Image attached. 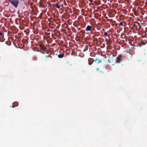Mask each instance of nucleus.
<instances>
[{
    "label": "nucleus",
    "mask_w": 147,
    "mask_h": 147,
    "mask_svg": "<svg viewBox=\"0 0 147 147\" xmlns=\"http://www.w3.org/2000/svg\"><path fill=\"white\" fill-rule=\"evenodd\" d=\"M19 0H8V1L15 7L17 8L19 3Z\"/></svg>",
    "instance_id": "1"
},
{
    "label": "nucleus",
    "mask_w": 147,
    "mask_h": 147,
    "mask_svg": "<svg viewBox=\"0 0 147 147\" xmlns=\"http://www.w3.org/2000/svg\"><path fill=\"white\" fill-rule=\"evenodd\" d=\"M122 55H118L115 59V63H120L122 61L123 59H121Z\"/></svg>",
    "instance_id": "2"
},
{
    "label": "nucleus",
    "mask_w": 147,
    "mask_h": 147,
    "mask_svg": "<svg viewBox=\"0 0 147 147\" xmlns=\"http://www.w3.org/2000/svg\"><path fill=\"white\" fill-rule=\"evenodd\" d=\"M39 48L41 50L45 51H47V49L44 45L40 43L39 44Z\"/></svg>",
    "instance_id": "3"
},
{
    "label": "nucleus",
    "mask_w": 147,
    "mask_h": 147,
    "mask_svg": "<svg viewBox=\"0 0 147 147\" xmlns=\"http://www.w3.org/2000/svg\"><path fill=\"white\" fill-rule=\"evenodd\" d=\"M87 31H90L91 34L93 33L91 32V31L92 30V26L90 25L87 26L85 29Z\"/></svg>",
    "instance_id": "4"
},
{
    "label": "nucleus",
    "mask_w": 147,
    "mask_h": 147,
    "mask_svg": "<svg viewBox=\"0 0 147 147\" xmlns=\"http://www.w3.org/2000/svg\"><path fill=\"white\" fill-rule=\"evenodd\" d=\"M102 61L101 60H100L97 59H96L94 60V61L98 64L101 63L102 62Z\"/></svg>",
    "instance_id": "5"
},
{
    "label": "nucleus",
    "mask_w": 147,
    "mask_h": 147,
    "mask_svg": "<svg viewBox=\"0 0 147 147\" xmlns=\"http://www.w3.org/2000/svg\"><path fill=\"white\" fill-rule=\"evenodd\" d=\"M64 57V54H59L58 55V57L59 58H62Z\"/></svg>",
    "instance_id": "6"
},
{
    "label": "nucleus",
    "mask_w": 147,
    "mask_h": 147,
    "mask_svg": "<svg viewBox=\"0 0 147 147\" xmlns=\"http://www.w3.org/2000/svg\"><path fill=\"white\" fill-rule=\"evenodd\" d=\"M94 40H93V42L95 43H98V39L94 37Z\"/></svg>",
    "instance_id": "7"
},
{
    "label": "nucleus",
    "mask_w": 147,
    "mask_h": 147,
    "mask_svg": "<svg viewBox=\"0 0 147 147\" xmlns=\"http://www.w3.org/2000/svg\"><path fill=\"white\" fill-rule=\"evenodd\" d=\"M4 38V35H3L2 33L0 32V38Z\"/></svg>",
    "instance_id": "8"
},
{
    "label": "nucleus",
    "mask_w": 147,
    "mask_h": 147,
    "mask_svg": "<svg viewBox=\"0 0 147 147\" xmlns=\"http://www.w3.org/2000/svg\"><path fill=\"white\" fill-rule=\"evenodd\" d=\"M55 7H57V8L58 9H59L60 7V5L58 3H56V6Z\"/></svg>",
    "instance_id": "9"
},
{
    "label": "nucleus",
    "mask_w": 147,
    "mask_h": 147,
    "mask_svg": "<svg viewBox=\"0 0 147 147\" xmlns=\"http://www.w3.org/2000/svg\"><path fill=\"white\" fill-rule=\"evenodd\" d=\"M120 22V23L119 24V25L120 26H121L122 27H123V26H124L123 25V22Z\"/></svg>",
    "instance_id": "10"
},
{
    "label": "nucleus",
    "mask_w": 147,
    "mask_h": 147,
    "mask_svg": "<svg viewBox=\"0 0 147 147\" xmlns=\"http://www.w3.org/2000/svg\"><path fill=\"white\" fill-rule=\"evenodd\" d=\"M9 3L7 2H5L4 3V4L5 5L8 6L9 5Z\"/></svg>",
    "instance_id": "11"
},
{
    "label": "nucleus",
    "mask_w": 147,
    "mask_h": 147,
    "mask_svg": "<svg viewBox=\"0 0 147 147\" xmlns=\"http://www.w3.org/2000/svg\"><path fill=\"white\" fill-rule=\"evenodd\" d=\"M104 35L105 36H108V33L107 32H105L104 33Z\"/></svg>",
    "instance_id": "12"
},
{
    "label": "nucleus",
    "mask_w": 147,
    "mask_h": 147,
    "mask_svg": "<svg viewBox=\"0 0 147 147\" xmlns=\"http://www.w3.org/2000/svg\"><path fill=\"white\" fill-rule=\"evenodd\" d=\"M111 55H112V57H115V55H114V54H113L112 55V54H111ZM113 58V57H112V58Z\"/></svg>",
    "instance_id": "13"
},
{
    "label": "nucleus",
    "mask_w": 147,
    "mask_h": 147,
    "mask_svg": "<svg viewBox=\"0 0 147 147\" xmlns=\"http://www.w3.org/2000/svg\"><path fill=\"white\" fill-rule=\"evenodd\" d=\"M92 63L89 62L88 64L89 65H91Z\"/></svg>",
    "instance_id": "14"
},
{
    "label": "nucleus",
    "mask_w": 147,
    "mask_h": 147,
    "mask_svg": "<svg viewBox=\"0 0 147 147\" xmlns=\"http://www.w3.org/2000/svg\"><path fill=\"white\" fill-rule=\"evenodd\" d=\"M104 58H107V56H106V55H105L104 56Z\"/></svg>",
    "instance_id": "15"
},
{
    "label": "nucleus",
    "mask_w": 147,
    "mask_h": 147,
    "mask_svg": "<svg viewBox=\"0 0 147 147\" xmlns=\"http://www.w3.org/2000/svg\"><path fill=\"white\" fill-rule=\"evenodd\" d=\"M46 57H47H47L49 58L50 57H49V56H47L46 55Z\"/></svg>",
    "instance_id": "16"
},
{
    "label": "nucleus",
    "mask_w": 147,
    "mask_h": 147,
    "mask_svg": "<svg viewBox=\"0 0 147 147\" xmlns=\"http://www.w3.org/2000/svg\"><path fill=\"white\" fill-rule=\"evenodd\" d=\"M99 69L98 68H97V69H96L97 71H98Z\"/></svg>",
    "instance_id": "17"
},
{
    "label": "nucleus",
    "mask_w": 147,
    "mask_h": 147,
    "mask_svg": "<svg viewBox=\"0 0 147 147\" xmlns=\"http://www.w3.org/2000/svg\"><path fill=\"white\" fill-rule=\"evenodd\" d=\"M96 35H94V36H96Z\"/></svg>",
    "instance_id": "18"
}]
</instances>
